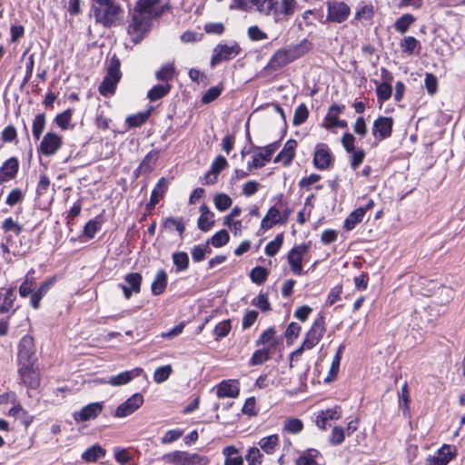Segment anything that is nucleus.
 Returning <instances> with one entry per match:
<instances>
[{"mask_svg": "<svg viewBox=\"0 0 465 465\" xmlns=\"http://www.w3.org/2000/svg\"><path fill=\"white\" fill-rule=\"evenodd\" d=\"M283 243V233H279L275 236L274 240L268 242L265 246V253L268 256H275Z\"/></svg>", "mask_w": 465, "mask_h": 465, "instance_id": "obj_40", "label": "nucleus"}, {"mask_svg": "<svg viewBox=\"0 0 465 465\" xmlns=\"http://www.w3.org/2000/svg\"><path fill=\"white\" fill-rule=\"evenodd\" d=\"M170 84H156L148 91L147 97L150 101H157L164 97L170 92Z\"/></svg>", "mask_w": 465, "mask_h": 465, "instance_id": "obj_37", "label": "nucleus"}, {"mask_svg": "<svg viewBox=\"0 0 465 465\" xmlns=\"http://www.w3.org/2000/svg\"><path fill=\"white\" fill-rule=\"evenodd\" d=\"M151 114V111L147 110L144 112H140L135 114L129 115L126 118V124L129 128L138 127L144 124Z\"/></svg>", "mask_w": 465, "mask_h": 465, "instance_id": "obj_36", "label": "nucleus"}, {"mask_svg": "<svg viewBox=\"0 0 465 465\" xmlns=\"http://www.w3.org/2000/svg\"><path fill=\"white\" fill-rule=\"evenodd\" d=\"M245 459L249 465H261L262 454L256 447H252L248 450Z\"/></svg>", "mask_w": 465, "mask_h": 465, "instance_id": "obj_55", "label": "nucleus"}, {"mask_svg": "<svg viewBox=\"0 0 465 465\" xmlns=\"http://www.w3.org/2000/svg\"><path fill=\"white\" fill-rule=\"evenodd\" d=\"M303 429V423L300 419L290 418L284 421L283 430L292 434L300 433Z\"/></svg>", "mask_w": 465, "mask_h": 465, "instance_id": "obj_48", "label": "nucleus"}, {"mask_svg": "<svg viewBox=\"0 0 465 465\" xmlns=\"http://www.w3.org/2000/svg\"><path fill=\"white\" fill-rule=\"evenodd\" d=\"M94 15L96 23L104 27H111L115 25L118 14L121 9L114 2L103 5H94Z\"/></svg>", "mask_w": 465, "mask_h": 465, "instance_id": "obj_6", "label": "nucleus"}, {"mask_svg": "<svg viewBox=\"0 0 465 465\" xmlns=\"http://www.w3.org/2000/svg\"><path fill=\"white\" fill-rule=\"evenodd\" d=\"M270 359V350L266 348L256 350L251 360L250 365L256 366L261 365Z\"/></svg>", "mask_w": 465, "mask_h": 465, "instance_id": "obj_47", "label": "nucleus"}, {"mask_svg": "<svg viewBox=\"0 0 465 465\" xmlns=\"http://www.w3.org/2000/svg\"><path fill=\"white\" fill-rule=\"evenodd\" d=\"M102 216L98 215L94 219L90 220L84 228V233L89 239H93L97 232L101 230L102 227Z\"/></svg>", "mask_w": 465, "mask_h": 465, "instance_id": "obj_35", "label": "nucleus"}, {"mask_svg": "<svg viewBox=\"0 0 465 465\" xmlns=\"http://www.w3.org/2000/svg\"><path fill=\"white\" fill-rule=\"evenodd\" d=\"M174 67L173 64H165L155 74V77L159 81H169L173 77Z\"/></svg>", "mask_w": 465, "mask_h": 465, "instance_id": "obj_58", "label": "nucleus"}, {"mask_svg": "<svg viewBox=\"0 0 465 465\" xmlns=\"http://www.w3.org/2000/svg\"><path fill=\"white\" fill-rule=\"evenodd\" d=\"M331 161V156L328 145L325 143H318L313 155L315 167L320 170H325L329 167Z\"/></svg>", "mask_w": 465, "mask_h": 465, "instance_id": "obj_22", "label": "nucleus"}, {"mask_svg": "<svg viewBox=\"0 0 465 465\" xmlns=\"http://www.w3.org/2000/svg\"><path fill=\"white\" fill-rule=\"evenodd\" d=\"M280 142L272 143L262 149L264 153H259L252 157V161L248 163V169L252 168H262L266 163L270 162L272 155L279 148Z\"/></svg>", "mask_w": 465, "mask_h": 465, "instance_id": "obj_17", "label": "nucleus"}, {"mask_svg": "<svg viewBox=\"0 0 465 465\" xmlns=\"http://www.w3.org/2000/svg\"><path fill=\"white\" fill-rule=\"evenodd\" d=\"M230 240V235L226 230L217 232L209 241L213 247L220 248L224 246Z\"/></svg>", "mask_w": 465, "mask_h": 465, "instance_id": "obj_50", "label": "nucleus"}, {"mask_svg": "<svg viewBox=\"0 0 465 465\" xmlns=\"http://www.w3.org/2000/svg\"><path fill=\"white\" fill-rule=\"evenodd\" d=\"M18 373L22 381L31 389H36L40 384L39 373L35 362L18 364Z\"/></svg>", "mask_w": 465, "mask_h": 465, "instance_id": "obj_13", "label": "nucleus"}, {"mask_svg": "<svg viewBox=\"0 0 465 465\" xmlns=\"http://www.w3.org/2000/svg\"><path fill=\"white\" fill-rule=\"evenodd\" d=\"M18 168V160L15 157H11L0 167V173L7 179V181H9L16 176Z\"/></svg>", "mask_w": 465, "mask_h": 465, "instance_id": "obj_29", "label": "nucleus"}, {"mask_svg": "<svg viewBox=\"0 0 465 465\" xmlns=\"http://www.w3.org/2000/svg\"><path fill=\"white\" fill-rule=\"evenodd\" d=\"M258 444L267 454H272L279 444V437L277 434L263 437L259 440Z\"/></svg>", "mask_w": 465, "mask_h": 465, "instance_id": "obj_32", "label": "nucleus"}, {"mask_svg": "<svg viewBox=\"0 0 465 465\" xmlns=\"http://www.w3.org/2000/svg\"><path fill=\"white\" fill-rule=\"evenodd\" d=\"M162 460L173 465H208L210 463L206 456L182 450L165 453L162 456Z\"/></svg>", "mask_w": 465, "mask_h": 465, "instance_id": "obj_4", "label": "nucleus"}, {"mask_svg": "<svg viewBox=\"0 0 465 465\" xmlns=\"http://www.w3.org/2000/svg\"><path fill=\"white\" fill-rule=\"evenodd\" d=\"M114 459L121 465H127L131 461V455L125 449L114 448Z\"/></svg>", "mask_w": 465, "mask_h": 465, "instance_id": "obj_64", "label": "nucleus"}, {"mask_svg": "<svg viewBox=\"0 0 465 465\" xmlns=\"http://www.w3.org/2000/svg\"><path fill=\"white\" fill-rule=\"evenodd\" d=\"M35 340L30 335H25L19 341L17 362L18 364L32 363L36 361Z\"/></svg>", "mask_w": 465, "mask_h": 465, "instance_id": "obj_8", "label": "nucleus"}, {"mask_svg": "<svg viewBox=\"0 0 465 465\" xmlns=\"http://www.w3.org/2000/svg\"><path fill=\"white\" fill-rule=\"evenodd\" d=\"M341 348L339 349V351H337V353L335 354V356L332 360V362H331V368L329 371V375L325 378V382H330L332 380H334L339 372L340 363H341Z\"/></svg>", "mask_w": 465, "mask_h": 465, "instance_id": "obj_52", "label": "nucleus"}, {"mask_svg": "<svg viewBox=\"0 0 465 465\" xmlns=\"http://www.w3.org/2000/svg\"><path fill=\"white\" fill-rule=\"evenodd\" d=\"M309 246L307 244H300L294 246L288 253V262L292 272L295 275L303 274L302 259L304 254L308 252Z\"/></svg>", "mask_w": 465, "mask_h": 465, "instance_id": "obj_14", "label": "nucleus"}, {"mask_svg": "<svg viewBox=\"0 0 465 465\" xmlns=\"http://www.w3.org/2000/svg\"><path fill=\"white\" fill-rule=\"evenodd\" d=\"M417 46H420V42L414 36H406L400 43L401 52L409 55L413 54Z\"/></svg>", "mask_w": 465, "mask_h": 465, "instance_id": "obj_43", "label": "nucleus"}, {"mask_svg": "<svg viewBox=\"0 0 465 465\" xmlns=\"http://www.w3.org/2000/svg\"><path fill=\"white\" fill-rule=\"evenodd\" d=\"M302 49V45H299L289 49L282 48L277 50L271 57L270 61L265 66V69L272 71H277L281 69L282 67L299 58L303 54Z\"/></svg>", "mask_w": 465, "mask_h": 465, "instance_id": "obj_5", "label": "nucleus"}, {"mask_svg": "<svg viewBox=\"0 0 465 465\" xmlns=\"http://www.w3.org/2000/svg\"><path fill=\"white\" fill-rule=\"evenodd\" d=\"M45 114H38L33 121L32 134L35 140H39L45 128Z\"/></svg>", "mask_w": 465, "mask_h": 465, "instance_id": "obj_38", "label": "nucleus"}, {"mask_svg": "<svg viewBox=\"0 0 465 465\" xmlns=\"http://www.w3.org/2000/svg\"><path fill=\"white\" fill-rule=\"evenodd\" d=\"M213 203L218 211L224 212L231 207L232 200L226 193H221L214 196Z\"/></svg>", "mask_w": 465, "mask_h": 465, "instance_id": "obj_44", "label": "nucleus"}, {"mask_svg": "<svg viewBox=\"0 0 465 465\" xmlns=\"http://www.w3.org/2000/svg\"><path fill=\"white\" fill-rule=\"evenodd\" d=\"M142 280V275L138 272H130L124 276L126 285L135 293H139L141 292Z\"/></svg>", "mask_w": 465, "mask_h": 465, "instance_id": "obj_41", "label": "nucleus"}, {"mask_svg": "<svg viewBox=\"0 0 465 465\" xmlns=\"http://www.w3.org/2000/svg\"><path fill=\"white\" fill-rule=\"evenodd\" d=\"M157 160V153L153 152H150L146 154L144 159L142 161L140 165L137 168V171L143 172L145 173H149L153 171V166Z\"/></svg>", "mask_w": 465, "mask_h": 465, "instance_id": "obj_42", "label": "nucleus"}, {"mask_svg": "<svg viewBox=\"0 0 465 465\" xmlns=\"http://www.w3.org/2000/svg\"><path fill=\"white\" fill-rule=\"evenodd\" d=\"M392 87L390 83H381L376 88L378 100L386 101L391 96Z\"/></svg>", "mask_w": 465, "mask_h": 465, "instance_id": "obj_56", "label": "nucleus"}, {"mask_svg": "<svg viewBox=\"0 0 465 465\" xmlns=\"http://www.w3.org/2000/svg\"><path fill=\"white\" fill-rule=\"evenodd\" d=\"M297 142L293 139L288 140L282 150L274 158V163L282 162L284 166H288L292 163L295 156V148Z\"/></svg>", "mask_w": 465, "mask_h": 465, "instance_id": "obj_26", "label": "nucleus"}, {"mask_svg": "<svg viewBox=\"0 0 465 465\" xmlns=\"http://www.w3.org/2000/svg\"><path fill=\"white\" fill-rule=\"evenodd\" d=\"M161 0H138L134 9L128 33L134 35L135 43L140 42L151 29L152 21L164 12V6H159Z\"/></svg>", "mask_w": 465, "mask_h": 465, "instance_id": "obj_1", "label": "nucleus"}, {"mask_svg": "<svg viewBox=\"0 0 465 465\" xmlns=\"http://www.w3.org/2000/svg\"><path fill=\"white\" fill-rule=\"evenodd\" d=\"M349 15V7L342 2H330L328 4V19L331 22L341 23Z\"/></svg>", "mask_w": 465, "mask_h": 465, "instance_id": "obj_20", "label": "nucleus"}, {"mask_svg": "<svg viewBox=\"0 0 465 465\" xmlns=\"http://www.w3.org/2000/svg\"><path fill=\"white\" fill-rule=\"evenodd\" d=\"M106 450L99 444H94L88 448L83 454L82 459L88 462L96 461L105 457Z\"/></svg>", "mask_w": 465, "mask_h": 465, "instance_id": "obj_31", "label": "nucleus"}, {"mask_svg": "<svg viewBox=\"0 0 465 465\" xmlns=\"http://www.w3.org/2000/svg\"><path fill=\"white\" fill-rule=\"evenodd\" d=\"M222 453L224 457L223 465H243V458L235 446L229 445L224 447Z\"/></svg>", "mask_w": 465, "mask_h": 465, "instance_id": "obj_27", "label": "nucleus"}, {"mask_svg": "<svg viewBox=\"0 0 465 465\" xmlns=\"http://www.w3.org/2000/svg\"><path fill=\"white\" fill-rule=\"evenodd\" d=\"M120 66V59L116 54H113L107 67L106 74L98 88L102 95L106 96L114 94L117 84L122 77Z\"/></svg>", "mask_w": 465, "mask_h": 465, "instance_id": "obj_3", "label": "nucleus"}, {"mask_svg": "<svg viewBox=\"0 0 465 465\" xmlns=\"http://www.w3.org/2000/svg\"><path fill=\"white\" fill-rule=\"evenodd\" d=\"M73 115V110L67 109L62 114H59L54 118V123L63 130H66L69 127Z\"/></svg>", "mask_w": 465, "mask_h": 465, "instance_id": "obj_51", "label": "nucleus"}, {"mask_svg": "<svg viewBox=\"0 0 465 465\" xmlns=\"http://www.w3.org/2000/svg\"><path fill=\"white\" fill-rule=\"evenodd\" d=\"M277 0H232L229 9L242 12L255 11L262 16H273V6Z\"/></svg>", "mask_w": 465, "mask_h": 465, "instance_id": "obj_2", "label": "nucleus"}, {"mask_svg": "<svg viewBox=\"0 0 465 465\" xmlns=\"http://www.w3.org/2000/svg\"><path fill=\"white\" fill-rule=\"evenodd\" d=\"M393 127V119L388 116H379L373 123L372 134L381 141L391 135Z\"/></svg>", "mask_w": 465, "mask_h": 465, "instance_id": "obj_16", "label": "nucleus"}, {"mask_svg": "<svg viewBox=\"0 0 465 465\" xmlns=\"http://www.w3.org/2000/svg\"><path fill=\"white\" fill-rule=\"evenodd\" d=\"M168 189V181L164 177H162L156 185L154 186L152 193V204H157L161 198L163 197L164 193Z\"/></svg>", "mask_w": 465, "mask_h": 465, "instance_id": "obj_33", "label": "nucleus"}, {"mask_svg": "<svg viewBox=\"0 0 465 465\" xmlns=\"http://www.w3.org/2000/svg\"><path fill=\"white\" fill-rule=\"evenodd\" d=\"M218 398H237L240 394L239 381L237 380H225L217 385Z\"/></svg>", "mask_w": 465, "mask_h": 465, "instance_id": "obj_23", "label": "nucleus"}, {"mask_svg": "<svg viewBox=\"0 0 465 465\" xmlns=\"http://www.w3.org/2000/svg\"><path fill=\"white\" fill-rule=\"evenodd\" d=\"M457 455V450L454 446L444 444L438 450V455L430 457L427 465H447Z\"/></svg>", "mask_w": 465, "mask_h": 465, "instance_id": "obj_19", "label": "nucleus"}, {"mask_svg": "<svg viewBox=\"0 0 465 465\" xmlns=\"http://www.w3.org/2000/svg\"><path fill=\"white\" fill-rule=\"evenodd\" d=\"M62 145L63 137L56 133L48 132L43 136L37 151L45 156H53L61 149Z\"/></svg>", "mask_w": 465, "mask_h": 465, "instance_id": "obj_9", "label": "nucleus"}, {"mask_svg": "<svg viewBox=\"0 0 465 465\" xmlns=\"http://www.w3.org/2000/svg\"><path fill=\"white\" fill-rule=\"evenodd\" d=\"M309 116V111L304 104H301L298 105L294 111V115L292 118V124L294 126H299L302 124Z\"/></svg>", "mask_w": 465, "mask_h": 465, "instance_id": "obj_46", "label": "nucleus"}, {"mask_svg": "<svg viewBox=\"0 0 465 465\" xmlns=\"http://www.w3.org/2000/svg\"><path fill=\"white\" fill-rule=\"evenodd\" d=\"M167 286V274L163 270L157 272L154 280L152 282L151 290L153 295L162 294Z\"/></svg>", "mask_w": 465, "mask_h": 465, "instance_id": "obj_30", "label": "nucleus"}, {"mask_svg": "<svg viewBox=\"0 0 465 465\" xmlns=\"http://www.w3.org/2000/svg\"><path fill=\"white\" fill-rule=\"evenodd\" d=\"M172 366L164 365L157 368L153 373V380L157 383H162L167 381L172 373Z\"/></svg>", "mask_w": 465, "mask_h": 465, "instance_id": "obj_53", "label": "nucleus"}, {"mask_svg": "<svg viewBox=\"0 0 465 465\" xmlns=\"http://www.w3.org/2000/svg\"><path fill=\"white\" fill-rule=\"evenodd\" d=\"M2 229L5 232H14L15 235H19L23 231V227L20 224H18L15 221H14L11 217L6 218L2 224Z\"/></svg>", "mask_w": 465, "mask_h": 465, "instance_id": "obj_62", "label": "nucleus"}, {"mask_svg": "<svg viewBox=\"0 0 465 465\" xmlns=\"http://www.w3.org/2000/svg\"><path fill=\"white\" fill-rule=\"evenodd\" d=\"M362 201L364 202L363 203H357L358 207L351 212V230H352L356 224L362 222L366 213L374 206V201L371 198L364 197Z\"/></svg>", "mask_w": 465, "mask_h": 465, "instance_id": "obj_24", "label": "nucleus"}, {"mask_svg": "<svg viewBox=\"0 0 465 465\" xmlns=\"http://www.w3.org/2000/svg\"><path fill=\"white\" fill-rule=\"evenodd\" d=\"M162 227L163 229L169 231H172L173 228H175V230L179 232L180 236H182L185 231V225L183 221V218L168 217L164 219Z\"/></svg>", "mask_w": 465, "mask_h": 465, "instance_id": "obj_34", "label": "nucleus"}, {"mask_svg": "<svg viewBox=\"0 0 465 465\" xmlns=\"http://www.w3.org/2000/svg\"><path fill=\"white\" fill-rule=\"evenodd\" d=\"M242 48L236 42H232L231 45L219 44L213 51L211 58V66L213 67L223 61H229L239 55Z\"/></svg>", "mask_w": 465, "mask_h": 465, "instance_id": "obj_7", "label": "nucleus"}, {"mask_svg": "<svg viewBox=\"0 0 465 465\" xmlns=\"http://www.w3.org/2000/svg\"><path fill=\"white\" fill-rule=\"evenodd\" d=\"M25 198V193L22 192L21 189L15 188L12 190L6 198V204L9 206H14L19 203H21Z\"/></svg>", "mask_w": 465, "mask_h": 465, "instance_id": "obj_60", "label": "nucleus"}, {"mask_svg": "<svg viewBox=\"0 0 465 465\" xmlns=\"http://www.w3.org/2000/svg\"><path fill=\"white\" fill-rule=\"evenodd\" d=\"M344 108H345L344 105L343 106H340L337 104L331 105L329 108L328 113L324 118L322 126L325 127L327 130L331 131L333 133H336L338 128L346 130L347 129V121L341 120L339 118V114Z\"/></svg>", "mask_w": 465, "mask_h": 465, "instance_id": "obj_11", "label": "nucleus"}, {"mask_svg": "<svg viewBox=\"0 0 465 465\" xmlns=\"http://www.w3.org/2000/svg\"><path fill=\"white\" fill-rule=\"evenodd\" d=\"M223 91L222 87L219 86H212L210 87L206 93L202 97V102L203 104H210L217 99Z\"/></svg>", "mask_w": 465, "mask_h": 465, "instance_id": "obj_61", "label": "nucleus"}, {"mask_svg": "<svg viewBox=\"0 0 465 465\" xmlns=\"http://www.w3.org/2000/svg\"><path fill=\"white\" fill-rule=\"evenodd\" d=\"M325 331L324 327V318L322 316H319L314 322L312 323L311 329L306 333L305 339L303 341V346L308 349H312L316 346L321 339L322 338Z\"/></svg>", "mask_w": 465, "mask_h": 465, "instance_id": "obj_12", "label": "nucleus"}, {"mask_svg": "<svg viewBox=\"0 0 465 465\" xmlns=\"http://www.w3.org/2000/svg\"><path fill=\"white\" fill-rule=\"evenodd\" d=\"M143 403V396L141 393H134L117 407L114 416L117 418L127 417L138 410Z\"/></svg>", "mask_w": 465, "mask_h": 465, "instance_id": "obj_15", "label": "nucleus"}, {"mask_svg": "<svg viewBox=\"0 0 465 465\" xmlns=\"http://www.w3.org/2000/svg\"><path fill=\"white\" fill-rule=\"evenodd\" d=\"M214 224V213L209 215H200L197 221L198 228L203 232H208Z\"/></svg>", "mask_w": 465, "mask_h": 465, "instance_id": "obj_59", "label": "nucleus"}, {"mask_svg": "<svg viewBox=\"0 0 465 465\" xmlns=\"http://www.w3.org/2000/svg\"><path fill=\"white\" fill-rule=\"evenodd\" d=\"M231 329L232 325L230 320H225L219 322L213 330V333L216 337V340H220L222 338L226 337L229 334Z\"/></svg>", "mask_w": 465, "mask_h": 465, "instance_id": "obj_54", "label": "nucleus"}, {"mask_svg": "<svg viewBox=\"0 0 465 465\" xmlns=\"http://www.w3.org/2000/svg\"><path fill=\"white\" fill-rule=\"evenodd\" d=\"M16 299V288H2L0 290V312L6 313L13 310Z\"/></svg>", "mask_w": 465, "mask_h": 465, "instance_id": "obj_25", "label": "nucleus"}, {"mask_svg": "<svg viewBox=\"0 0 465 465\" xmlns=\"http://www.w3.org/2000/svg\"><path fill=\"white\" fill-rule=\"evenodd\" d=\"M143 370L142 368H134L130 371H122L116 375H113L108 378L104 382L114 386H122L129 383L134 378L138 377L142 374Z\"/></svg>", "mask_w": 465, "mask_h": 465, "instance_id": "obj_21", "label": "nucleus"}, {"mask_svg": "<svg viewBox=\"0 0 465 465\" xmlns=\"http://www.w3.org/2000/svg\"><path fill=\"white\" fill-rule=\"evenodd\" d=\"M103 402H93L83 407L79 411L74 413L76 422H84L96 418L103 411Z\"/></svg>", "mask_w": 465, "mask_h": 465, "instance_id": "obj_18", "label": "nucleus"}, {"mask_svg": "<svg viewBox=\"0 0 465 465\" xmlns=\"http://www.w3.org/2000/svg\"><path fill=\"white\" fill-rule=\"evenodd\" d=\"M301 330H302V327L297 322H291L288 325V327L285 331L287 344L292 343L293 341L298 338Z\"/></svg>", "mask_w": 465, "mask_h": 465, "instance_id": "obj_57", "label": "nucleus"}, {"mask_svg": "<svg viewBox=\"0 0 465 465\" xmlns=\"http://www.w3.org/2000/svg\"><path fill=\"white\" fill-rule=\"evenodd\" d=\"M299 9L297 0H277L273 6L272 19L275 23L289 20Z\"/></svg>", "mask_w": 465, "mask_h": 465, "instance_id": "obj_10", "label": "nucleus"}, {"mask_svg": "<svg viewBox=\"0 0 465 465\" xmlns=\"http://www.w3.org/2000/svg\"><path fill=\"white\" fill-rule=\"evenodd\" d=\"M415 21V18L411 14H405L402 15L401 17H399L395 24L394 27L395 30L400 34H404L408 31L411 25Z\"/></svg>", "mask_w": 465, "mask_h": 465, "instance_id": "obj_39", "label": "nucleus"}, {"mask_svg": "<svg viewBox=\"0 0 465 465\" xmlns=\"http://www.w3.org/2000/svg\"><path fill=\"white\" fill-rule=\"evenodd\" d=\"M268 274L269 273L267 269L261 266H256L252 269L250 272V278L252 282L256 284H262L267 280Z\"/></svg>", "mask_w": 465, "mask_h": 465, "instance_id": "obj_49", "label": "nucleus"}, {"mask_svg": "<svg viewBox=\"0 0 465 465\" xmlns=\"http://www.w3.org/2000/svg\"><path fill=\"white\" fill-rule=\"evenodd\" d=\"M275 224H282V214L275 206L271 207L261 223V226L264 230H269Z\"/></svg>", "mask_w": 465, "mask_h": 465, "instance_id": "obj_28", "label": "nucleus"}, {"mask_svg": "<svg viewBox=\"0 0 465 465\" xmlns=\"http://www.w3.org/2000/svg\"><path fill=\"white\" fill-rule=\"evenodd\" d=\"M173 261L178 272H183L189 266V257L185 252H174L173 254Z\"/></svg>", "mask_w": 465, "mask_h": 465, "instance_id": "obj_45", "label": "nucleus"}, {"mask_svg": "<svg viewBox=\"0 0 465 465\" xmlns=\"http://www.w3.org/2000/svg\"><path fill=\"white\" fill-rule=\"evenodd\" d=\"M425 87L427 89V92L433 95L436 94L438 90V80L437 77L432 74H426L425 80H424Z\"/></svg>", "mask_w": 465, "mask_h": 465, "instance_id": "obj_63", "label": "nucleus"}]
</instances>
